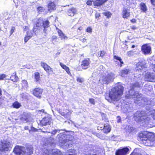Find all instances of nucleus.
Wrapping results in <instances>:
<instances>
[{
	"label": "nucleus",
	"instance_id": "26",
	"mask_svg": "<svg viewBox=\"0 0 155 155\" xmlns=\"http://www.w3.org/2000/svg\"><path fill=\"white\" fill-rule=\"evenodd\" d=\"M124 110L123 111L124 113L127 112H130L132 111L133 108L131 107V105H128L126 104L125 107H123Z\"/></svg>",
	"mask_w": 155,
	"mask_h": 155
},
{
	"label": "nucleus",
	"instance_id": "54",
	"mask_svg": "<svg viewBox=\"0 0 155 155\" xmlns=\"http://www.w3.org/2000/svg\"><path fill=\"white\" fill-rule=\"evenodd\" d=\"M28 29V27L27 26H25L24 30L25 31H26Z\"/></svg>",
	"mask_w": 155,
	"mask_h": 155
},
{
	"label": "nucleus",
	"instance_id": "23",
	"mask_svg": "<svg viewBox=\"0 0 155 155\" xmlns=\"http://www.w3.org/2000/svg\"><path fill=\"white\" fill-rule=\"evenodd\" d=\"M32 149L31 147H27L24 149L23 151V155H31L32 153Z\"/></svg>",
	"mask_w": 155,
	"mask_h": 155
},
{
	"label": "nucleus",
	"instance_id": "15",
	"mask_svg": "<svg viewBox=\"0 0 155 155\" xmlns=\"http://www.w3.org/2000/svg\"><path fill=\"white\" fill-rule=\"evenodd\" d=\"M25 148L19 146H16L14 149L13 152L17 155L23 154V151Z\"/></svg>",
	"mask_w": 155,
	"mask_h": 155
},
{
	"label": "nucleus",
	"instance_id": "2",
	"mask_svg": "<svg viewBox=\"0 0 155 155\" xmlns=\"http://www.w3.org/2000/svg\"><path fill=\"white\" fill-rule=\"evenodd\" d=\"M142 143L146 146H152L155 144V136L153 134L144 132L139 135Z\"/></svg>",
	"mask_w": 155,
	"mask_h": 155
},
{
	"label": "nucleus",
	"instance_id": "39",
	"mask_svg": "<svg viewBox=\"0 0 155 155\" xmlns=\"http://www.w3.org/2000/svg\"><path fill=\"white\" fill-rule=\"evenodd\" d=\"M69 152L70 153H71V154H69L68 155H77L76 151L74 150H69Z\"/></svg>",
	"mask_w": 155,
	"mask_h": 155
},
{
	"label": "nucleus",
	"instance_id": "11",
	"mask_svg": "<svg viewBox=\"0 0 155 155\" xmlns=\"http://www.w3.org/2000/svg\"><path fill=\"white\" fill-rule=\"evenodd\" d=\"M107 0H95L93 1V0H88L87 2V4L88 5H91L93 2L94 5L98 6L101 5L104 3Z\"/></svg>",
	"mask_w": 155,
	"mask_h": 155
},
{
	"label": "nucleus",
	"instance_id": "3",
	"mask_svg": "<svg viewBox=\"0 0 155 155\" xmlns=\"http://www.w3.org/2000/svg\"><path fill=\"white\" fill-rule=\"evenodd\" d=\"M143 111H137L134 114V118L136 121L142 123L147 124L150 120V118L144 115Z\"/></svg>",
	"mask_w": 155,
	"mask_h": 155
},
{
	"label": "nucleus",
	"instance_id": "59",
	"mask_svg": "<svg viewBox=\"0 0 155 155\" xmlns=\"http://www.w3.org/2000/svg\"><path fill=\"white\" fill-rule=\"evenodd\" d=\"M71 113H72L71 112L69 111L67 113V114L69 115L71 114Z\"/></svg>",
	"mask_w": 155,
	"mask_h": 155
},
{
	"label": "nucleus",
	"instance_id": "51",
	"mask_svg": "<svg viewBox=\"0 0 155 155\" xmlns=\"http://www.w3.org/2000/svg\"><path fill=\"white\" fill-rule=\"evenodd\" d=\"M117 121L118 122H121V119L120 117L119 116L117 117Z\"/></svg>",
	"mask_w": 155,
	"mask_h": 155
},
{
	"label": "nucleus",
	"instance_id": "18",
	"mask_svg": "<svg viewBox=\"0 0 155 155\" xmlns=\"http://www.w3.org/2000/svg\"><path fill=\"white\" fill-rule=\"evenodd\" d=\"M90 64V60L89 59H85L82 61L81 66L84 69H87Z\"/></svg>",
	"mask_w": 155,
	"mask_h": 155
},
{
	"label": "nucleus",
	"instance_id": "62",
	"mask_svg": "<svg viewBox=\"0 0 155 155\" xmlns=\"http://www.w3.org/2000/svg\"><path fill=\"white\" fill-rule=\"evenodd\" d=\"M131 28L133 30H134L135 29H136V28L134 26H132L131 27Z\"/></svg>",
	"mask_w": 155,
	"mask_h": 155
},
{
	"label": "nucleus",
	"instance_id": "31",
	"mask_svg": "<svg viewBox=\"0 0 155 155\" xmlns=\"http://www.w3.org/2000/svg\"><path fill=\"white\" fill-rule=\"evenodd\" d=\"M55 8L56 6L55 4L53 2H51L48 5V10L49 11L54 9Z\"/></svg>",
	"mask_w": 155,
	"mask_h": 155
},
{
	"label": "nucleus",
	"instance_id": "27",
	"mask_svg": "<svg viewBox=\"0 0 155 155\" xmlns=\"http://www.w3.org/2000/svg\"><path fill=\"white\" fill-rule=\"evenodd\" d=\"M33 34L30 31H28L27 32V35L25 37L24 41L26 43L28 40L30 39L32 36Z\"/></svg>",
	"mask_w": 155,
	"mask_h": 155
},
{
	"label": "nucleus",
	"instance_id": "10",
	"mask_svg": "<svg viewBox=\"0 0 155 155\" xmlns=\"http://www.w3.org/2000/svg\"><path fill=\"white\" fill-rule=\"evenodd\" d=\"M141 50L145 54H151V48L148 44H145L141 46Z\"/></svg>",
	"mask_w": 155,
	"mask_h": 155
},
{
	"label": "nucleus",
	"instance_id": "45",
	"mask_svg": "<svg viewBox=\"0 0 155 155\" xmlns=\"http://www.w3.org/2000/svg\"><path fill=\"white\" fill-rule=\"evenodd\" d=\"M86 31L89 33H91L92 32V29L91 27H88L86 29Z\"/></svg>",
	"mask_w": 155,
	"mask_h": 155
},
{
	"label": "nucleus",
	"instance_id": "44",
	"mask_svg": "<svg viewBox=\"0 0 155 155\" xmlns=\"http://www.w3.org/2000/svg\"><path fill=\"white\" fill-rule=\"evenodd\" d=\"M6 75L4 74L0 75V80H2L5 78Z\"/></svg>",
	"mask_w": 155,
	"mask_h": 155
},
{
	"label": "nucleus",
	"instance_id": "1",
	"mask_svg": "<svg viewBox=\"0 0 155 155\" xmlns=\"http://www.w3.org/2000/svg\"><path fill=\"white\" fill-rule=\"evenodd\" d=\"M124 87L120 84H118L112 88L109 94V97L106 99L110 102L116 104L121 98Z\"/></svg>",
	"mask_w": 155,
	"mask_h": 155
},
{
	"label": "nucleus",
	"instance_id": "28",
	"mask_svg": "<svg viewBox=\"0 0 155 155\" xmlns=\"http://www.w3.org/2000/svg\"><path fill=\"white\" fill-rule=\"evenodd\" d=\"M136 65V70L138 71L142 70L144 67V64L141 62H138Z\"/></svg>",
	"mask_w": 155,
	"mask_h": 155
},
{
	"label": "nucleus",
	"instance_id": "6",
	"mask_svg": "<svg viewBox=\"0 0 155 155\" xmlns=\"http://www.w3.org/2000/svg\"><path fill=\"white\" fill-rule=\"evenodd\" d=\"M115 78V75L113 73H110L106 76L102 77L99 81L102 84H108L111 81L113 80Z\"/></svg>",
	"mask_w": 155,
	"mask_h": 155
},
{
	"label": "nucleus",
	"instance_id": "57",
	"mask_svg": "<svg viewBox=\"0 0 155 155\" xmlns=\"http://www.w3.org/2000/svg\"><path fill=\"white\" fill-rule=\"evenodd\" d=\"M152 117L154 119H155V112L153 114H152Z\"/></svg>",
	"mask_w": 155,
	"mask_h": 155
},
{
	"label": "nucleus",
	"instance_id": "14",
	"mask_svg": "<svg viewBox=\"0 0 155 155\" xmlns=\"http://www.w3.org/2000/svg\"><path fill=\"white\" fill-rule=\"evenodd\" d=\"M43 92V90L39 87L36 88L33 90V94L35 96L40 98Z\"/></svg>",
	"mask_w": 155,
	"mask_h": 155
},
{
	"label": "nucleus",
	"instance_id": "34",
	"mask_svg": "<svg viewBox=\"0 0 155 155\" xmlns=\"http://www.w3.org/2000/svg\"><path fill=\"white\" fill-rule=\"evenodd\" d=\"M140 8L144 12H145L147 9V7L145 4L143 3L142 2L140 5Z\"/></svg>",
	"mask_w": 155,
	"mask_h": 155
},
{
	"label": "nucleus",
	"instance_id": "38",
	"mask_svg": "<svg viewBox=\"0 0 155 155\" xmlns=\"http://www.w3.org/2000/svg\"><path fill=\"white\" fill-rule=\"evenodd\" d=\"M84 81V78H83L77 77V81L80 83H83Z\"/></svg>",
	"mask_w": 155,
	"mask_h": 155
},
{
	"label": "nucleus",
	"instance_id": "50",
	"mask_svg": "<svg viewBox=\"0 0 155 155\" xmlns=\"http://www.w3.org/2000/svg\"><path fill=\"white\" fill-rule=\"evenodd\" d=\"M95 16L96 18H99V17L100 16V15L99 13H96Z\"/></svg>",
	"mask_w": 155,
	"mask_h": 155
},
{
	"label": "nucleus",
	"instance_id": "19",
	"mask_svg": "<svg viewBox=\"0 0 155 155\" xmlns=\"http://www.w3.org/2000/svg\"><path fill=\"white\" fill-rule=\"evenodd\" d=\"M129 151L128 148L126 147L118 150L116 153V155H125Z\"/></svg>",
	"mask_w": 155,
	"mask_h": 155
},
{
	"label": "nucleus",
	"instance_id": "32",
	"mask_svg": "<svg viewBox=\"0 0 155 155\" xmlns=\"http://www.w3.org/2000/svg\"><path fill=\"white\" fill-rule=\"evenodd\" d=\"M114 58L115 59L114 61L115 62H118V61H119L120 63V67H122V64H123V62L122 61V59L120 57L117 56H114Z\"/></svg>",
	"mask_w": 155,
	"mask_h": 155
},
{
	"label": "nucleus",
	"instance_id": "30",
	"mask_svg": "<svg viewBox=\"0 0 155 155\" xmlns=\"http://www.w3.org/2000/svg\"><path fill=\"white\" fill-rule=\"evenodd\" d=\"M10 79L13 81L16 82L18 80V78L16 75L15 72L13 73L10 77Z\"/></svg>",
	"mask_w": 155,
	"mask_h": 155
},
{
	"label": "nucleus",
	"instance_id": "21",
	"mask_svg": "<svg viewBox=\"0 0 155 155\" xmlns=\"http://www.w3.org/2000/svg\"><path fill=\"white\" fill-rule=\"evenodd\" d=\"M56 30L60 37V38L61 40H64L65 39H67L68 38V37L64 35L61 30L58 28H56Z\"/></svg>",
	"mask_w": 155,
	"mask_h": 155
},
{
	"label": "nucleus",
	"instance_id": "13",
	"mask_svg": "<svg viewBox=\"0 0 155 155\" xmlns=\"http://www.w3.org/2000/svg\"><path fill=\"white\" fill-rule=\"evenodd\" d=\"M145 79L148 81L155 82V76L150 72H147L145 74Z\"/></svg>",
	"mask_w": 155,
	"mask_h": 155
},
{
	"label": "nucleus",
	"instance_id": "55",
	"mask_svg": "<svg viewBox=\"0 0 155 155\" xmlns=\"http://www.w3.org/2000/svg\"><path fill=\"white\" fill-rule=\"evenodd\" d=\"M31 131H36V129L34 128V127H32L31 128Z\"/></svg>",
	"mask_w": 155,
	"mask_h": 155
},
{
	"label": "nucleus",
	"instance_id": "47",
	"mask_svg": "<svg viewBox=\"0 0 155 155\" xmlns=\"http://www.w3.org/2000/svg\"><path fill=\"white\" fill-rule=\"evenodd\" d=\"M15 29V28L14 27H12V29L10 31L11 35L13 33V32H14Z\"/></svg>",
	"mask_w": 155,
	"mask_h": 155
},
{
	"label": "nucleus",
	"instance_id": "20",
	"mask_svg": "<svg viewBox=\"0 0 155 155\" xmlns=\"http://www.w3.org/2000/svg\"><path fill=\"white\" fill-rule=\"evenodd\" d=\"M102 128V130H103L105 133H107L109 132L111 130L110 125L108 124H104L103 127H101Z\"/></svg>",
	"mask_w": 155,
	"mask_h": 155
},
{
	"label": "nucleus",
	"instance_id": "35",
	"mask_svg": "<svg viewBox=\"0 0 155 155\" xmlns=\"http://www.w3.org/2000/svg\"><path fill=\"white\" fill-rule=\"evenodd\" d=\"M12 106L14 108H18L21 106V104L18 101H15L13 104Z\"/></svg>",
	"mask_w": 155,
	"mask_h": 155
},
{
	"label": "nucleus",
	"instance_id": "63",
	"mask_svg": "<svg viewBox=\"0 0 155 155\" xmlns=\"http://www.w3.org/2000/svg\"><path fill=\"white\" fill-rule=\"evenodd\" d=\"M42 132H43L45 133H47V132L50 133V132L49 131H42Z\"/></svg>",
	"mask_w": 155,
	"mask_h": 155
},
{
	"label": "nucleus",
	"instance_id": "4",
	"mask_svg": "<svg viewBox=\"0 0 155 155\" xmlns=\"http://www.w3.org/2000/svg\"><path fill=\"white\" fill-rule=\"evenodd\" d=\"M70 136V135H67L61 133L57 136L61 145L66 147H70L71 145L72 141L68 139Z\"/></svg>",
	"mask_w": 155,
	"mask_h": 155
},
{
	"label": "nucleus",
	"instance_id": "61",
	"mask_svg": "<svg viewBox=\"0 0 155 155\" xmlns=\"http://www.w3.org/2000/svg\"><path fill=\"white\" fill-rule=\"evenodd\" d=\"M131 21L132 22H135V20L134 19H133L132 20H131Z\"/></svg>",
	"mask_w": 155,
	"mask_h": 155
},
{
	"label": "nucleus",
	"instance_id": "8",
	"mask_svg": "<svg viewBox=\"0 0 155 155\" xmlns=\"http://www.w3.org/2000/svg\"><path fill=\"white\" fill-rule=\"evenodd\" d=\"M139 86V84L138 82H136L135 84L131 86L130 90L129 92V93L130 94L129 95V94H127L126 95V97L128 98H136L137 99H138L139 97H140L141 94L138 95V94L137 93L135 92V94H130V93H131V91H133L134 87H138Z\"/></svg>",
	"mask_w": 155,
	"mask_h": 155
},
{
	"label": "nucleus",
	"instance_id": "60",
	"mask_svg": "<svg viewBox=\"0 0 155 155\" xmlns=\"http://www.w3.org/2000/svg\"><path fill=\"white\" fill-rule=\"evenodd\" d=\"M60 114L62 115L63 116H64L65 115V114L64 112H61V113Z\"/></svg>",
	"mask_w": 155,
	"mask_h": 155
},
{
	"label": "nucleus",
	"instance_id": "43",
	"mask_svg": "<svg viewBox=\"0 0 155 155\" xmlns=\"http://www.w3.org/2000/svg\"><path fill=\"white\" fill-rule=\"evenodd\" d=\"M89 101L90 103L93 105L95 104V102L93 98H90L89 99Z\"/></svg>",
	"mask_w": 155,
	"mask_h": 155
},
{
	"label": "nucleus",
	"instance_id": "5",
	"mask_svg": "<svg viewBox=\"0 0 155 155\" xmlns=\"http://www.w3.org/2000/svg\"><path fill=\"white\" fill-rule=\"evenodd\" d=\"M12 147L10 143L7 141L4 140L0 142V154L2 155L10 150Z\"/></svg>",
	"mask_w": 155,
	"mask_h": 155
},
{
	"label": "nucleus",
	"instance_id": "64",
	"mask_svg": "<svg viewBox=\"0 0 155 155\" xmlns=\"http://www.w3.org/2000/svg\"><path fill=\"white\" fill-rule=\"evenodd\" d=\"M60 54V52H58L56 54V55L57 56L58 55H59Z\"/></svg>",
	"mask_w": 155,
	"mask_h": 155
},
{
	"label": "nucleus",
	"instance_id": "46",
	"mask_svg": "<svg viewBox=\"0 0 155 155\" xmlns=\"http://www.w3.org/2000/svg\"><path fill=\"white\" fill-rule=\"evenodd\" d=\"M58 131H59L60 130H53L51 133L52 135H54L56 134V133Z\"/></svg>",
	"mask_w": 155,
	"mask_h": 155
},
{
	"label": "nucleus",
	"instance_id": "37",
	"mask_svg": "<svg viewBox=\"0 0 155 155\" xmlns=\"http://www.w3.org/2000/svg\"><path fill=\"white\" fill-rule=\"evenodd\" d=\"M103 14L106 16V17L108 18L110 17L111 15V13L108 12H104L103 13Z\"/></svg>",
	"mask_w": 155,
	"mask_h": 155
},
{
	"label": "nucleus",
	"instance_id": "33",
	"mask_svg": "<svg viewBox=\"0 0 155 155\" xmlns=\"http://www.w3.org/2000/svg\"><path fill=\"white\" fill-rule=\"evenodd\" d=\"M21 85L22 87L25 89H27L28 87V82L25 80L22 81Z\"/></svg>",
	"mask_w": 155,
	"mask_h": 155
},
{
	"label": "nucleus",
	"instance_id": "49",
	"mask_svg": "<svg viewBox=\"0 0 155 155\" xmlns=\"http://www.w3.org/2000/svg\"><path fill=\"white\" fill-rule=\"evenodd\" d=\"M152 5L155 6V0H150Z\"/></svg>",
	"mask_w": 155,
	"mask_h": 155
},
{
	"label": "nucleus",
	"instance_id": "16",
	"mask_svg": "<svg viewBox=\"0 0 155 155\" xmlns=\"http://www.w3.org/2000/svg\"><path fill=\"white\" fill-rule=\"evenodd\" d=\"M130 12L129 9L127 8H123L122 12V17L124 18H127L130 16Z\"/></svg>",
	"mask_w": 155,
	"mask_h": 155
},
{
	"label": "nucleus",
	"instance_id": "22",
	"mask_svg": "<svg viewBox=\"0 0 155 155\" xmlns=\"http://www.w3.org/2000/svg\"><path fill=\"white\" fill-rule=\"evenodd\" d=\"M41 65L47 72H49L52 71V68L46 63L41 62Z\"/></svg>",
	"mask_w": 155,
	"mask_h": 155
},
{
	"label": "nucleus",
	"instance_id": "36",
	"mask_svg": "<svg viewBox=\"0 0 155 155\" xmlns=\"http://www.w3.org/2000/svg\"><path fill=\"white\" fill-rule=\"evenodd\" d=\"M40 75L38 72H36L35 73V78L36 81H38L40 79Z\"/></svg>",
	"mask_w": 155,
	"mask_h": 155
},
{
	"label": "nucleus",
	"instance_id": "48",
	"mask_svg": "<svg viewBox=\"0 0 155 155\" xmlns=\"http://www.w3.org/2000/svg\"><path fill=\"white\" fill-rule=\"evenodd\" d=\"M80 40L81 41H82L83 42V43H85V42H87V40L86 38H83V39H80Z\"/></svg>",
	"mask_w": 155,
	"mask_h": 155
},
{
	"label": "nucleus",
	"instance_id": "56",
	"mask_svg": "<svg viewBox=\"0 0 155 155\" xmlns=\"http://www.w3.org/2000/svg\"><path fill=\"white\" fill-rule=\"evenodd\" d=\"M130 155H141V154L139 153H134V154H132Z\"/></svg>",
	"mask_w": 155,
	"mask_h": 155
},
{
	"label": "nucleus",
	"instance_id": "17",
	"mask_svg": "<svg viewBox=\"0 0 155 155\" xmlns=\"http://www.w3.org/2000/svg\"><path fill=\"white\" fill-rule=\"evenodd\" d=\"M77 10L74 7L69 8L67 11L68 15L70 16H73L77 14Z\"/></svg>",
	"mask_w": 155,
	"mask_h": 155
},
{
	"label": "nucleus",
	"instance_id": "40",
	"mask_svg": "<svg viewBox=\"0 0 155 155\" xmlns=\"http://www.w3.org/2000/svg\"><path fill=\"white\" fill-rule=\"evenodd\" d=\"M21 96L23 99H26L28 97V94H26L22 93L21 94Z\"/></svg>",
	"mask_w": 155,
	"mask_h": 155
},
{
	"label": "nucleus",
	"instance_id": "58",
	"mask_svg": "<svg viewBox=\"0 0 155 155\" xmlns=\"http://www.w3.org/2000/svg\"><path fill=\"white\" fill-rule=\"evenodd\" d=\"M132 51H130L128 52L127 53L128 55V56H130L131 54V53H132Z\"/></svg>",
	"mask_w": 155,
	"mask_h": 155
},
{
	"label": "nucleus",
	"instance_id": "29",
	"mask_svg": "<svg viewBox=\"0 0 155 155\" xmlns=\"http://www.w3.org/2000/svg\"><path fill=\"white\" fill-rule=\"evenodd\" d=\"M60 64L61 67L64 70H65L66 72L68 74H70V72L69 71V68L67 67L66 65L63 64L60 62Z\"/></svg>",
	"mask_w": 155,
	"mask_h": 155
},
{
	"label": "nucleus",
	"instance_id": "42",
	"mask_svg": "<svg viewBox=\"0 0 155 155\" xmlns=\"http://www.w3.org/2000/svg\"><path fill=\"white\" fill-rule=\"evenodd\" d=\"M105 54V52L104 51H100L98 53V55L100 57H103Z\"/></svg>",
	"mask_w": 155,
	"mask_h": 155
},
{
	"label": "nucleus",
	"instance_id": "25",
	"mask_svg": "<svg viewBox=\"0 0 155 155\" xmlns=\"http://www.w3.org/2000/svg\"><path fill=\"white\" fill-rule=\"evenodd\" d=\"M130 70L129 69L124 68L120 71V74L122 77H124L126 75L130 72Z\"/></svg>",
	"mask_w": 155,
	"mask_h": 155
},
{
	"label": "nucleus",
	"instance_id": "12",
	"mask_svg": "<svg viewBox=\"0 0 155 155\" xmlns=\"http://www.w3.org/2000/svg\"><path fill=\"white\" fill-rule=\"evenodd\" d=\"M51 117L48 116L44 117L41 121L40 124L42 126L49 125L51 123Z\"/></svg>",
	"mask_w": 155,
	"mask_h": 155
},
{
	"label": "nucleus",
	"instance_id": "53",
	"mask_svg": "<svg viewBox=\"0 0 155 155\" xmlns=\"http://www.w3.org/2000/svg\"><path fill=\"white\" fill-rule=\"evenodd\" d=\"M152 67L154 71L155 70V64H152Z\"/></svg>",
	"mask_w": 155,
	"mask_h": 155
},
{
	"label": "nucleus",
	"instance_id": "9",
	"mask_svg": "<svg viewBox=\"0 0 155 155\" xmlns=\"http://www.w3.org/2000/svg\"><path fill=\"white\" fill-rule=\"evenodd\" d=\"M43 23V18H40L37 21L33 28V31L34 33H35L37 30H40L42 29Z\"/></svg>",
	"mask_w": 155,
	"mask_h": 155
},
{
	"label": "nucleus",
	"instance_id": "41",
	"mask_svg": "<svg viewBox=\"0 0 155 155\" xmlns=\"http://www.w3.org/2000/svg\"><path fill=\"white\" fill-rule=\"evenodd\" d=\"M37 9L38 12H43L44 9V8L41 7H39L37 8Z\"/></svg>",
	"mask_w": 155,
	"mask_h": 155
},
{
	"label": "nucleus",
	"instance_id": "24",
	"mask_svg": "<svg viewBox=\"0 0 155 155\" xmlns=\"http://www.w3.org/2000/svg\"><path fill=\"white\" fill-rule=\"evenodd\" d=\"M49 22L48 20L45 21H43L42 23V28H44L43 31L44 33H46L48 27H49Z\"/></svg>",
	"mask_w": 155,
	"mask_h": 155
},
{
	"label": "nucleus",
	"instance_id": "52",
	"mask_svg": "<svg viewBox=\"0 0 155 155\" xmlns=\"http://www.w3.org/2000/svg\"><path fill=\"white\" fill-rule=\"evenodd\" d=\"M83 29V28H82L81 27H79L78 28V31H77L78 32H79L80 31H78L79 30V31H80L81 30H82Z\"/></svg>",
	"mask_w": 155,
	"mask_h": 155
},
{
	"label": "nucleus",
	"instance_id": "7",
	"mask_svg": "<svg viewBox=\"0 0 155 155\" xmlns=\"http://www.w3.org/2000/svg\"><path fill=\"white\" fill-rule=\"evenodd\" d=\"M43 154L44 155H63L62 153L58 150L50 149L49 147L46 149L45 148Z\"/></svg>",
	"mask_w": 155,
	"mask_h": 155
}]
</instances>
